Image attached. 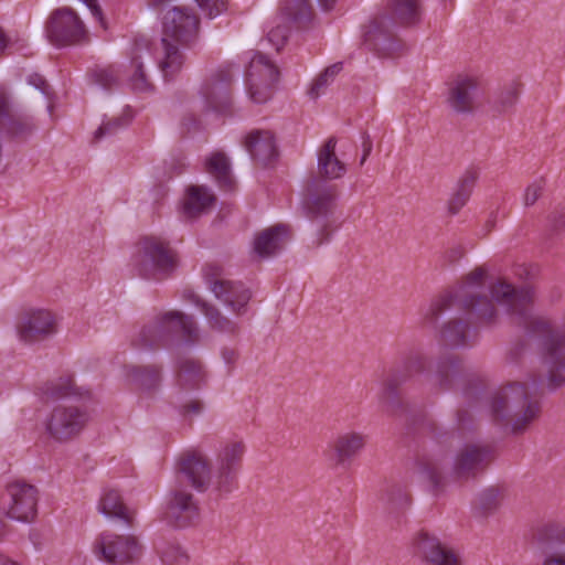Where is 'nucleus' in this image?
Masks as SVG:
<instances>
[{
    "label": "nucleus",
    "mask_w": 565,
    "mask_h": 565,
    "mask_svg": "<svg viewBox=\"0 0 565 565\" xmlns=\"http://www.w3.org/2000/svg\"><path fill=\"white\" fill-rule=\"evenodd\" d=\"M500 280L504 279L497 278L487 286V269L482 266L476 267L452 292L434 299L423 308L419 323L434 327L439 317L447 312L458 313L443 322L438 331V339L443 345L450 349L472 347L476 343L477 333L461 313L468 312L475 316L482 324L497 323L499 318L497 306L500 303L492 296L491 287ZM501 307L505 310L502 305Z\"/></svg>",
    "instance_id": "obj_1"
},
{
    "label": "nucleus",
    "mask_w": 565,
    "mask_h": 565,
    "mask_svg": "<svg viewBox=\"0 0 565 565\" xmlns=\"http://www.w3.org/2000/svg\"><path fill=\"white\" fill-rule=\"evenodd\" d=\"M335 147L337 139L331 137L318 151V175L309 183L303 201L307 215L318 223L316 246L330 238L328 217L335 207L338 188L329 181L340 179L347 171L345 164L335 154Z\"/></svg>",
    "instance_id": "obj_2"
},
{
    "label": "nucleus",
    "mask_w": 565,
    "mask_h": 565,
    "mask_svg": "<svg viewBox=\"0 0 565 565\" xmlns=\"http://www.w3.org/2000/svg\"><path fill=\"white\" fill-rule=\"evenodd\" d=\"M162 35L154 44L153 54L164 79L173 78L183 67V49L199 39L200 19L186 6H172L162 12Z\"/></svg>",
    "instance_id": "obj_3"
},
{
    "label": "nucleus",
    "mask_w": 565,
    "mask_h": 565,
    "mask_svg": "<svg viewBox=\"0 0 565 565\" xmlns=\"http://www.w3.org/2000/svg\"><path fill=\"white\" fill-rule=\"evenodd\" d=\"M494 458V448L481 441L461 443L449 451H437L420 462L435 487L447 480H469L481 473Z\"/></svg>",
    "instance_id": "obj_4"
},
{
    "label": "nucleus",
    "mask_w": 565,
    "mask_h": 565,
    "mask_svg": "<svg viewBox=\"0 0 565 565\" xmlns=\"http://www.w3.org/2000/svg\"><path fill=\"white\" fill-rule=\"evenodd\" d=\"M539 382L536 375L527 374L526 381L509 382L501 386L491 399L493 420L513 435L526 431L541 414V403L530 393V387L536 388Z\"/></svg>",
    "instance_id": "obj_5"
},
{
    "label": "nucleus",
    "mask_w": 565,
    "mask_h": 565,
    "mask_svg": "<svg viewBox=\"0 0 565 565\" xmlns=\"http://www.w3.org/2000/svg\"><path fill=\"white\" fill-rule=\"evenodd\" d=\"M392 17L379 15L370 21L363 29V42L369 50L381 56H393L402 44L393 34V22L412 25L420 21L422 0H390Z\"/></svg>",
    "instance_id": "obj_6"
},
{
    "label": "nucleus",
    "mask_w": 565,
    "mask_h": 565,
    "mask_svg": "<svg viewBox=\"0 0 565 565\" xmlns=\"http://www.w3.org/2000/svg\"><path fill=\"white\" fill-rule=\"evenodd\" d=\"M177 338L193 343L199 339V328L192 316L178 310L157 315L143 324L132 339V345L140 350L167 347Z\"/></svg>",
    "instance_id": "obj_7"
},
{
    "label": "nucleus",
    "mask_w": 565,
    "mask_h": 565,
    "mask_svg": "<svg viewBox=\"0 0 565 565\" xmlns=\"http://www.w3.org/2000/svg\"><path fill=\"white\" fill-rule=\"evenodd\" d=\"M177 252L170 244L157 236L143 237L134 259L138 274L145 278L161 279L170 276L178 267Z\"/></svg>",
    "instance_id": "obj_8"
},
{
    "label": "nucleus",
    "mask_w": 565,
    "mask_h": 565,
    "mask_svg": "<svg viewBox=\"0 0 565 565\" xmlns=\"http://www.w3.org/2000/svg\"><path fill=\"white\" fill-rule=\"evenodd\" d=\"M426 369V358L418 353L407 355L384 379L377 393L379 406L390 415H396L403 411V401L399 386L406 383L415 374L423 373Z\"/></svg>",
    "instance_id": "obj_9"
},
{
    "label": "nucleus",
    "mask_w": 565,
    "mask_h": 565,
    "mask_svg": "<svg viewBox=\"0 0 565 565\" xmlns=\"http://www.w3.org/2000/svg\"><path fill=\"white\" fill-rule=\"evenodd\" d=\"M203 277L211 292L234 317L247 311L252 292L243 282L223 278L220 268L213 265L204 267Z\"/></svg>",
    "instance_id": "obj_10"
},
{
    "label": "nucleus",
    "mask_w": 565,
    "mask_h": 565,
    "mask_svg": "<svg viewBox=\"0 0 565 565\" xmlns=\"http://www.w3.org/2000/svg\"><path fill=\"white\" fill-rule=\"evenodd\" d=\"M14 330L22 343L36 344L57 332V318L51 310L44 308H26L18 313Z\"/></svg>",
    "instance_id": "obj_11"
},
{
    "label": "nucleus",
    "mask_w": 565,
    "mask_h": 565,
    "mask_svg": "<svg viewBox=\"0 0 565 565\" xmlns=\"http://www.w3.org/2000/svg\"><path fill=\"white\" fill-rule=\"evenodd\" d=\"M527 341H536L544 367V383L548 391L555 392L565 386V343L545 334H529Z\"/></svg>",
    "instance_id": "obj_12"
},
{
    "label": "nucleus",
    "mask_w": 565,
    "mask_h": 565,
    "mask_svg": "<svg viewBox=\"0 0 565 565\" xmlns=\"http://www.w3.org/2000/svg\"><path fill=\"white\" fill-rule=\"evenodd\" d=\"M45 32L49 41L58 47L79 44L88 36L82 19L67 7L58 8L50 14Z\"/></svg>",
    "instance_id": "obj_13"
},
{
    "label": "nucleus",
    "mask_w": 565,
    "mask_h": 565,
    "mask_svg": "<svg viewBox=\"0 0 565 565\" xmlns=\"http://www.w3.org/2000/svg\"><path fill=\"white\" fill-rule=\"evenodd\" d=\"M89 420L85 408L76 405H56L45 420V431L50 438L65 443L82 433Z\"/></svg>",
    "instance_id": "obj_14"
},
{
    "label": "nucleus",
    "mask_w": 565,
    "mask_h": 565,
    "mask_svg": "<svg viewBox=\"0 0 565 565\" xmlns=\"http://www.w3.org/2000/svg\"><path fill=\"white\" fill-rule=\"evenodd\" d=\"M278 76V68L266 55L254 53L245 79L249 98L256 104L266 103L273 95Z\"/></svg>",
    "instance_id": "obj_15"
},
{
    "label": "nucleus",
    "mask_w": 565,
    "mask_h": 565,
    "mask_svg": "<svg viewBox=\"0 0 565 565\" xmlns=\"http://www.w3.org/2000/svg\"><path fill=\"white\" fill-rule=\"evenodd\" d=\"M38 500L39 494L34 486L17 480L6 487V501L2 510L11 520L30 523L36 515Z\"/></svg>",
    "instance_id": "obj_16"
},
{
    "label": "nucleus",
    "mask_w": 565,
    "mask_h": 565,
    "mask_svg": "<svg viewBox=\"0 0 565 565\" xmlns=\"http://www.w3.org/2000/svg\"><path fill=\"white\" fill-rule=\"evenodd\" d=\"M244 454L243 441H230L220 449L213 478V487L217 492L230 493L236 488Z\"/></svg>",
    "instance_id": "obj_17"
},
{
    "label": "nucleus",
    "mask_w": 565,
    "mask_h": 565,
    "mask_svg": "<svg viewBox=\"0 0 565 565\" xmlns=\"http://www.w3.org/2000/svg\"><path fill=\"white\" fill-rule=\"evenodd\" d=\"M35 129L32 116L2 89V139L21 143L26 141Z\"/></svg>",
    "instance_id": "obj_18"
},
{
    "label": "nucleus",
    "mask_w": 565,
    "mask_h": 565,
    "mask_svg": "<svg viewBox=\"0 0 565 565\" xmlns=\"http://www.w3.org/2000/svg\"><path fill=\"white\" fill-rule=\"evenodd\" d=\"M95 553L106 563L122 565L136 561L141 554V546L134 535L107 533L97 541Z\"/></svg>",
    "instance_id": "obj_19"
},
{
    "label": "nucleus",
    "mask_w": 565,
    "mask_h": 565,
    "mask_svg": "<svg viewBox=\"0 0 565 565\" xmlns=\"http://www.w3.org/2000/svg\"><path fill=\"white\" fill-rule=\"evenodd\" d=\"M414 555L424 565H462L461 556L455 548L428 532H419L414 539Z\"/></svg>",
    "instance_id": "obj_20"
},
{
    "label": "nucleus",
    "mask_w": 565,
    "mask_h": 565,
    "mask_svg": "<svg viewBox=\"0 0 565 565\" xmlns=\"http://www.w3.org/2000/svg\"><path fill=\"white\" fill-rule=\"evenodd\" d=\"M482 94L480 82L470 75H458L449 83L447 104L458 114L472 113Z\"/></svg>",
    "instance_id": "obj_21"
},
{
    "label": "nucleus",
    "mask_w": 565,
    "mask_h": 565,
    "mask_svg": "<svg viewBox=\"0 0 565 565\" xmlns=\"http://www.w3.org/2000/svg\"><path fill=\"white\" fill-rule=\"evenodd\" d=\"M178 471L200 492L213 486L214 473L212 475L209 459L201 451L191 450L183 454L178 463Z\"/></svg>",
    "instance_id": "obj_22"
},
{
    "label": "nucleus",
    "mask_w": 565,
    "mask_h": 565,
    "mask_svg": "<svg viewBox=\"0 0 565 565\" xmlns=\"http://www.w3.org/2000/svg\"><path fill=\"white\" fill-rule=\"evenodd\" d=\"M233 77L234 75L230 68H221L202 86L201 95L209 109L224 113L230 108V85Z\"/></svg>",
    "instance_id": "obj_23"
},
{
    "label": "nucleus",
    "mask_w": 565,
    "mask_h": 565,
    "mask_svg": "<svg viewBox=\"0 0 565 565\" xmlns=\"http://www.w3.org/2000/svg\"><path fill=\"white\" fill-rule=\"evenodd\" d=\"M367 436L359 431L339 434L330 445V459L335 467L347 468L366 445Z\"/></svg>",
    "instance_id": "obj_24"
},
{
    "label": "nucleus",
    "mask_w": 565,
    "mask_h": 565,
    "mask_svg": "<svg viewBox=\"0 0 565 565\" xmlns=\"http://www.w3.org/2000/svg\"><path fill=\"white\" fill-rule=\"evenodd\" d=\"M98 511L107 519L124 527H136V512L127 508L120 493L115 489H105L98 502Z\"/></svg>",
    "instance_id": "obj_25"
},
{
    "label": "nucleus",
    "mask_w": 565,
    "mask_h": 565,
    "mask_svg": "<svg viewBox=\"0 0 565 565\" xmlns=\"http://www.w3.org/2000/svg\"><path fill=\"white\" fill-rule=\"evenodd\" d=\"M541 565H565V532H537L533 537Z\"/></svg>",
    "instance_id": "obj_26"
},
{
    "label": "nucleus",
    "mask_w": 565,
    "mask_h": 565,
    "mask_svg": "<svg viewBox=\"0 0 565 565\" xmlns=\"http://www.w3.org/2000/svg\"><path fill=\"white\" fill-rule=\"evenodd\" d=\"M289 230L284 224L268 227L256 235L254 253L260 258H267L279 253L289 241Z\"/></svg>",
    "instance_id": "obj_27"
},
{
    "label": "nucleus",
    "mask_w": 565,
    "mask_h": 565,
    "mask_svg": "<svg viewBox=\"0 0 565 565\" xmlns=\"http://www.w3.org/2000/svg\"><path fill=\"white\" fill-rule=\"evenodd\" d=\"M245 148L254 161L268 164L277 157L275 137L269 130H253L245 139Z\"/></svg>",
    "instance_id": "obj_28"
},
{
    "label": "nucleus",
    "mask_w": 565,
    "mask_h": 565,
    "mask_svg": "<svg viewBox=\"0 0 565 565\" xmlns=\"http://www.w3.org/2000/svg\"><path fill=\"white\" fill-rule=\"evenodd\" d=\"M169 514L175 519L179 526H195L199 508L193 500V495L185 491L175 490L169 502Z\"/></svg>",
    "instance_id": "obj_29"
},
{
    "label": "nucleus",
    "mask_w": 565,
    "mask_h": 565,
    "mask_svg": "<svg viewBox=\"0 0 565 565\" xmlns=\"http://www.w3.org/2000/svg\"><path fill=\"white\" fill-rule=\"evenodd\" d=\"M189 299L200 308L204 315L209 327L222 333H236L239 329L238 322L235 319L226 317L214 305L201 299L198 295L191 292Z\"/></svg>",
    "instance_id": "obj_30"
},
{
    "label": "nucleus",
    "mask_w": 565,
    "mask_h": 565,
    "mask_svg": "<svg viewBox=\"0 0 565 565\" xmlns=\"http://www.w3.org/2000/svg\"><path fill=\"white\" fill-rule=\"evenodd\" d=\"M215 202V195L206 186L192 185L188 189L183 201V214L186 217H198L206 213Z\"/></svg>",
    "instance_id": "obj_31"
},
{
    "label": "nucleus",
    "mask_w": 565,
    "mask_h": 565,
    "mask_svg": "<svg viewBox=\"0 0 565 565\" xmlns=\"http://www.w3.org/2000/svg\"><path fill=\"white\" fill-rule=\"evenodd\" d=\"M460 375V359L454 354L445 355L437 363L436 372L431 377L433 385L440 390H449Z\"/></svg>",
    "instance_id": "obj_32"
},
{
    "label": "nucleus",
    "mask_w": 565,
    "mask_h": 565,
    "mask_svg": "<svg viewBox=\"0 0 565 565\" xmlns=\"http://www.w3.org/2000/svg\"><path fill=\"white\" fill-rule=\"evenodd\" d=\"M310 0H282L279 10V20H287L297 26H303L312 18Z\"/></svg>",
    "instance_id": "obj_33"
},
{
    "label": "nucleus",
    "mask_w": 565,
    "mask_h": 565,
    "mask_svg": "<svg viewBox=\"0 0 565 565\" xmlns=\"http://www.w3.org/2000/svg\"><path fill=\"white\" fill-rule=\"evenodd\" d=\"M177 373L178 385L183 390L200 387L204 381V371L200 362L185 358L179 361Z\"/></svg>",
    "instance_id": "obj_34"
},
{
    "label": "nucleus",
    "mask_w": 565,
    "mask_h": 565,
    "mask_svg": "<svg viewBox=\"0 0 565 565\" xmlns=\"http://www.w3.org/2000/svg\"><path fill=\"white\" fill-rule=\"evenodd\" d=\"M478 180V172L476 170H468L463 173L458 182L457 190L449 200L448 209L452 214L458 213L462 206L468 202L476 182Z\"/></svg>",
    "instance_id": "obj_35"
},
{
    "label": "nucleus",
    "mask_w": 565,
    "mask_h": 565,
    "mask_svg": "<svg viewBox=\"0 0 565 565\" xmlns=\"http://www.w3.org/2000/svg\"><path fill=\"white\" fill-rule=\"evenodd\" d=\"M206 171L213 175L221 188L230 190L233 185L228 158L223 152L212 153L205 161Z\"/></svg>",
    "instance_id": "obj_36"
},
{
    "label": "nucleus",
    "mask_w": 565,
    "mask_h": 565,
    "mask_svg": "<svg viewBox=\"0 0 565 565\" xmlns=\"http://www.w3.org/2000/svg\"><path fill=\"white\" fill-rule=\"evenodd\" d=\"M129 380L142 390H151L159 385L161 367L158 365H129L127 367Z\"/></svg>",
    "instance_id": "obj_37"
},
{
    "label": "nucleus",
    "mask_w": 565,
    "mask_h": 565,
    "mask_svg": "<svg viewBox=\"0 0 565 565\" xmlns=\"http://www.w3.org/2000/svg\"><path fill=\"white\" fill-rule=\"evenodd\" d=\"M44 393L52 398H63L68 396L85 397L88 396L87 390L76 386L74 380L70 376L60 377L45 384Z\"/></svg>",
    "instance_id": "obj_38"
},
{
    "label": "nucleus",
    "mask_w": 565,
    "mask_h": 565,
    "mask_svg": "<svg viewBox=\"0 0 565 565\" xmlns=\"http://www.w3.org/2000/svg\"><path fill=\"white\" fill-rule=\"evenodd\" d=\"M509 498V489L505 486L495 484L479 494L478 504L482 511L490 513L499 509Z\"/></svg>",
    "instance_id": "obj_39"
},
{
    "label": "nucleus",
    "mask_w": 565,
    "mask_h": 565,
    "mask_svg": "<svg viewBox=\"0 0 565 565\" xmlns=\"http://www.w3.org/2000/svg\"><path fill=\"white\" fill-rule=\"evenodd\" d=\"M131 74L128 77V84L131 87L132 90L138 93H148L153 89V85L151 84L145 67L143 63L141 62V56L138 54V52H135L131 62Z\"/></svg>",
    "instance_id": "obj_40"
},
{
    "label": "nucleus",
    "mask_w": 565,
    "mask_h": 565,
    "mask_svg": "<svg viewBox=\"0 0 565 565\" xmlns=\"http://www.w3.org/2000/svg\"><path fill=\"white\" fill-rule=\"evenodd\" d=\"M291 25L294 24L287 20H279V15H277L267 31L265 41L279 52L287 42Z\"/></svg>",
    "instance_id": "obj_41"
},
{
    "label": "nucleus",
    "mask_w": 565,
    "mask_h": 565,
    "mask_svg": "<svg viewBox=\"0 0 565 565\" xmlns=\"http://www.w3.org/2000/svg\"><path fill=\"white\" fill-rule=\"evenodd\" d=\"M342 63H335L328 66L322 73H320L312 82L308 92L309 96L313 99L322 95L326 88L333 83L335 76L341 72Z\"/></svg>",
    "instance_id": "obj_42"
},
{
    "label": "nucleus",
    "mask_w": 565,
    "mask_h": 565,
    "mask_svg": "<svg viewBox=\"0 0 565 565\" xmlns=\"http://www.w3.org/2000/svg\"><path fill=\"white\" fill-rule=\"evenodd\" d=\"M520 94L519 84L510 83L503 86L493 99V107L499 113L510 110L516 103Z\"/></svg>",
    "instance_id": "obj_43"
},
{
    "label": "nucleus",
    "mask_w": 565,
    "mask_h": 565,
    "mask_svg": "<svg viewBox=\"0 0 565 565\" xmlns=\"http://www.w3.org/2000/svg\"><path fill=\"white\" fill-rule=\"evenodd\" d=\"M162 565H188L190 555L178 543H167L159 548Z\"/></svg>",
    "instance_id": "obj_44"
},
{
    "label": "nucleus",
    "mask_w": 565,
    "mask_h": 565,
    "mask_svg": "<svg viewBox=\"0 0 565 565\" xmlns=\"http://www.w3.org/2000/svg\"><path fill=\"white\" fill-rule=\"evenodd\" d=\"M132 118L131 111L127 108L121 115L106 118L103 120L100 127L95 131L94 138L96 140L116 134L118 130L128 126Z\"/></svg>",
    "instance_id": "obj_45"
},
{
    "label": "nucleus",
    "mask_w": 565,
    "mask_h": 565,
    "mask_svg": "<svg viewBox=\"0 0 565 565\" xmlns=\"http://www.w3.org/2000/svg\"><path fill=\"white\" fill-rule=\"evenodd\" d=\"M26 45L24 36L18 31H2V54L22 51Z\"/></svg>",
    "instance_id": "obj_46"
},
{
    "label": "nucleus",
    "mask_w": 565,
    "mask_h": 565,
    "mask_svg": "<svg viewBox=\"0 0 565 565\" xmlns=\"http://www.w3.org/2000/svg\"><path fill=\"white\" fill-rule=\"evenodd\" d=\"M94 81L104 89H110L119 81V71L115 67L100 68L94 72Z\"/></svg>",
    "instance_id": "obj_47"
},
{
    "label": "nucleus",
    "mask_w": 565,
    "mask_h": 565,
    "mask_svg": "<svg viewBox=\"0 0 565 565\" xmlns=\"http://www.w3.org/2000/svg\"><path fill=\"white\" fill-rule=\"evenodd\" d=\"M546 182L544 178L535 179L533 182H531L524 191L523 194V204L525 206H532L536 203V201L542 195L544 189H545Z\"/></svg>",
    "instance_id": "obj_48"
},
{
    "label": "nucleus",
    "mask_w": 565,
    "mask_h": 565,
    "mask_svg": "<svg viewBox=\"0 0 565 565\" xmlns=\"http://www.w3.org/2000/svg\"><path fill=\"white\" fill-rule=\"evenodd\" d=\"M209 18L218 15L225 9L224 0H193Z\"/></svg>",
    "instance_id": "obj_49"
},
{
    "label": "nucleus",
    "mask_w": 565,
    "mask_h": 565,
    "mask_svg": "<svg viewBox=\"0 0 565 565\" xmlns=\"http://www.w3.org/2000/svg\"><path fill=\"white\" fill-rule=\"evenodd\" d=\"M526 348L527 344L525 343V341H519L514 343L508 352V362L512 365H518L521 362L523 354L526 351Z\"/></svg>",
    "instance_id": "obj_50"
},
{
    "label": "nucleus",
    "mask_w": 565,
    "mask_h": 565,
    "mask_svg": "<svg viewBox=\"0 0 565 565\" xmlns=\"http://www.w3.org/2000/svg\"><path fill=\"white\" fill-rule=\"evenodd\" d=\"M550 223L553 230H561L565 226V209L556 207L550 215Z\"/></svg>",
    "instance_id": "obj_51"
},
{
    "label": "nucleus",
    "mask_w": 565,
    "mask_h": 565,
    "mask_svg": "<svg viewBox=\"0 0 565 565\" xmlns=\"http://www.w3.org/2000/svg\"><path fill=\"white\" fill-rule=\"evenodd\" d=\"M28 83L39 89L42 94L49 95L50 85L45 78L39 74H32L28 77Z\"/></svg>",
    "instance_id": "obj_52"
},
{
    "label": "nucleus",
    "mask_w": 565,
    "mask_h": 565,
    "mask_svg": "<svg viewBox=\"0 0 565 565\" xmlns=\"http://www.w3.org/2000/svg\"><path fill=\"white\" fill-rule=\"evenodd\" d=\"M222 358L227 365H234L238 359V353L234 349H224Z\"/></svg>",
    "instance_id": "obj_53"
},
{
    "label": "nucleus",
    "mask_w": 565,
    "mask_h": 565,
    "mask_svg": "<svg viewBox=\"0 0 565 565\" xmlns=\"http://www.w3.org/2000/svg\"><path fill=\"white\" fill-rule=\"evenodd\" d=\"M372 140L370 139V137L367 135H364L363 136V142H362V148H363V154H362V158H361V161H360V164H364V162L366 161L367 157L370 156L371 151H372Z\"/></svg>",
    "instance_id": "obj_54"
},
{
    "label": "nucleus",
    "mask_w": 565,
    "mask_h": 565,
    "mask_svg": "<svg viewBox=\"0 0 565 565\" xmlns=\"http://www.w3.org/2000/svg\"><path fill=\"white\" fill-rule=\"evenodd\" d=\"M203 406L199 401H192L183 406L184 414L198 415L201 413Z\"/></svg>",
    "instance_id": "obj_55"
},
{
    "label": "nucleus",
    "mask_w": 565,
    "mask_h": 565,
    "mask_svg": "<svg viewBox=\"0 0 565 565\" xmlns=\"http://www.w3.org/2000/svg\"><path fill=\"white\" fill-rule=\"evenodd\" d=\"M318 2L322 10L329 11L334 7L337 0H318Z\"/></svg>",
    "instance_id": "obj_56"
},
{
    "label": "nucleus",
    "mask_w": 565,
    "mask_h": 565,
    "mask_svg": "<svg viewBox=\"0 0 565 565\" xmlns=\"http://www.w3.org/2000/svg\"><path fill=\"white\" fill-rule=\"evenodd\" d=\"M170 2V0H152L151 6L154 9H164L166 4Z\"/></svg>",
    "instance_id": "obj_57"
},
{
    "label": "nucleus",
    "mask_w": 565,
    "mask_h": 565,
    "mask_svg": "<svg viewBox=\"0 0 565 565\" xmlns=\"http://www.w3.org/2000/svg\"><path fill=\"white\" fill-rule=\"evenodd\" d=\"M2 565H20V564L15 561L2 557Z\"/></svg>",
    "instance_id": "obj_58"
}]
</instances>
